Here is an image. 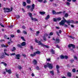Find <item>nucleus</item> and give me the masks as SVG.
I'll return each mask as SVG.
<instances>
[{
    "instance_id": "nucleus-41",
    "label": "nucleus",
    "mask_w": 78,
    "mask_h": 78,
    "mask_svg": "<svg viewBox=\"0 0 78 78\" xmlns=\"http://www.w3.org/2000/svg\"><path fill=\"white\" fill-rule=\"evenodd\" d=\"M35 41L36 43H38V45H39V41L38 42V40H35Z\"/></svg>"
},
{
    "instance_id": "nucleus-50",
    "label": "nucleus",
    "mask_w": 78,
    "mask_h": 78,
    "mask_svg": "<svg viewBox=\"0 0 78 78\" xmlns=\"http://www.w3.org/2000/svg\"><path fill=\"white\" fill-rule=\"evenodd\" d=\"M57 71L58 73H59V74H58V75H59V73H60V72H59V69H57Z\"/></svg>"
},
{
    "instance_id": "nucleus-36",
    "label": "nucleus",
    "mask_w": 78,
    "mask_h": 78,
    "mask_svg": "<svg viewBox=\"0 0 78 78\" xmlns=\"http://www.w3.org/2000/svg\"><path fill=\"white\" fill-rule=\"evenodd\" d=\"M53 22H57V21H57V19H56L55 18H53Z\"/></svg>"
},
{
    "instance_id": "nucleus-16",
    "label": "nucleus",
    "mask_w": 78,
    "mask_h": 78,
    "mask_svg": "<svg viewBox=\"0 0 78 78\" xmlns=\"http://www.w3.org/2000/svg\"><path fill=\"white\" fill-rule=\"evenodd\" d=\"M28 14L29 15V16H30V17L31 19H32L33 17V16H32V13L30 12H29Z\"/></svg>"
},
{
    "instance_id": "nucleus-23",
    "label": "nucleus",
    "mask_w": 78,
    "mask_h": 78,
    "mask_svg": "<svg viewBox=\"0 0 78 78\" xmlns=\"http://www.w3.org/2000/svg\"><path fill=\"white\" fill-rule=\"evenodd\" d=\"M23 6H26V5H27V3H26V2H23Z\"/></svg>"
},
{
    "instance_id": "nucleus-7",
    "label": "nucleus",
    "mask_w": 78,
    "mask_h": 78,
    "mask_svg": "<svg viewBox=\"0 0 78 78\" xmlns=\"http://www.w3.org/2000/svg\"><path fill=\"white\" fill-rule=\"evenodd\" d=\"M47 36H48V34L47 33H46L44 34V36L43 37V40L45 41H47V39H46V37H47Z\"/></svg>"
},
{
    "instance_id": "nucleus-54",
    "label": "nucleus",
    "mask_w": 78,
    "mask_h": 78,
    "mask_svg": "<svg viewBox=\"0 0 78 78\" xmlns=\"http://www.w3.org/2000/svg\"><path fill=\"white\" fill-rule=\"evenodd\" d=\"M49 34L50 36H52L53 35V33L52 32H50Z\"/></svg>"
},
{
    "instance_id": "nucleus-42",
    "label": "nucleus",
    "mask_w": 78,
    "mask_h": 78,
    "mask_svg": "<svg viewBox=\"0 0 78 78\" xmlns=\"http://www.w3.org/2000/svg\"><path fill=\"white\" fill-rule=\"evenodd\" d=\"M61 20V19L60 18H58L57 19V20H58L59 21V20Z\"/></svg>"
},
{
    "instance_id": "nucleus-3",
    "label": "nucleus",
    "mask_w": 78,
    "mask_h": 78,
    "mask_svg": "<svg viewBox=\"0 0 78 78\" xmlns=\"http://www.w3.org/2000/svg\"><path fill=\"white\" fill-rule=\"evenodd\" d=\"M39 43L38 44L39 45H41L42 47H45L46 48H50L49 46L47 45H45V44H43L42 43H41V41H39Z\"/></svg>"
},
{
    "instance_id": "nucleus-4",
    "label": "nucleus",
    "mask_w": 78,
    "mask_h": 78,
    "mask_svg": "<svg viewBox=\"0 0 78 78\" xmlns=\"http://www.w3.org/2000/svg\"><path fill=\"white\" fill-rule=\"evenodd\" d=\"M63 20H62L61 22L60 23V25H62V26H63L64 25V24L65 23V22H67V21L66 20V19L64 18V17H63Z\"/></svg>"
},
{
    "instance_id": "nucleus-1",
    "label": "nucleus",
    "mask_w": 78,
    "mask_h": 78,
    "mask_svg": "<svg viewBox=\"0 0 78 78\" xmlns=\"http://www.w3.org/2000/svg\"><path fill=\"white\" fill-rule=\"evenodd\" d=\"M44 67L45 69H46L47 67H48L49 69H53V66L52 63H48L47 65H44Z\"/></svg>"
},
{
    "instance_id": "nucleus-35",
    "label": "nucleus",
    "mask_w": 78,
    "mask_h": 78,
    "mask_svg": "<svg viewBox=\"0 0 78 78\" xmlns=\"http://www.w3.org/2000/svg\"><path fill=\"white\" fill-rule=\"evenodd\" d=\"M60 58H61V59H64V55H61L60 56Z\"/></svg>"
},
{
    "instance_id": "nucleus-48",
    "label": "nucleus",
    "mask_w": 78,
    "mask_h": 78,
    "mask_svg": "<svg viewBox=\"0 0 78 78\" xmlns=\"http://www.w3.org/2000/svg\"><path fill=\"white\" fill-rule=\"evenodd\" d=\"M73 72L74 73H75V72H76V70H75V69H74L72 70Z\"/></svg>"
},
{
    "instance_id": "nucleus-20",
    "label": "nucleus",
    "mask_w": 78,
    "mask_h": 78,
    "mask_svg": "<svg viewBox=\"0 0 78 78\" xmlns=\"http://www.w3.org/2000/svg\"><path fill=\"white\" fill-rule=\"evenodd\" d=\"M57 12H56L55 11L53 10L52 11V14L53 15H56Z\"/></svg>"
},
{
    "instance_id": "nucleus-53",
    "label": "nucleus",
    "mask_w": 78,
    "mask_h": 78,
    "mask_svg": "<svg viewBox=\"0 0 78 78\" xmlns=\"http://www.w3.org/2000/svg\"><path fill=\"white\" fill-rule=\"evenodd\" d=\"M18 68V69H22V66L20 65H19Z\"/></svg>"
},
{
    "instance_id": "nucleus-52",
    "label": "nucleus",
    "mask_w": 78,
    "mask_h": 78,
    "mask_svg": "<svg viewBox=\"0 0 78 78\" xmlns=\"http://www.w3.org/2000/svg\"><path fill=\"white\" fill-rule=\"evenodd\" d=\"M15 55H16V54L14 53H13L12 54H10L11 56Z\"/></svg>"
},
{
    "instance_id": "nucleus-58",
    "label": "nucleus",
    "mask_w": 78,
    "mask_h": 78,
    "mask_svg": "<svg viewBox=\"0 0 78 78\" xmlns=\"http://www.w3.org/2000/svg\"><path fill=\"white\" fill-rule=\"evenodd\" d=\"M54 6H55L56 7H57V6H58V4H53Z\"/></svg>"
},
{
    "instance_id": "nucleus-31",
    "label": "nucleus",
    "mask_w": 78,
    "mask_h": 78,
    "mask_svg": "<svg viewBox=\"0 0 78 78\" xmlns=\"http://www.w3.org/2000/svg\"><path fill=\"white\" fill-rule=\"evenodd\" d=\"M23 33L24 34H27V32L25 30H23Z\"/></svg>"
},
{
    "instance_id": "nucleus-6",
    "label": "nucleus",
    "mask_w": 78,
    "mask_h": 78,
    "mask_svg": "<svg viewBox=\"0 0 78 78\" xmlns=\"http://www.w3.org/2000/svg\"><path fill=\"white\" fill-rule=\"evenodd\" d=\"M59 42H60V39H59V37H57L55 39V44H59Z\"/></svg>"
},
{
    "instance_id": "nucleus-11",
    "label": "nucleus",
    "mask_w": 78,
    "mask_h": 78,
    "mask_svg": "<svg viewBox=\"0 0 78 78\" xmlns=\"http://www.w3.org/2000/svg\"><path fill=\"white\" fill-rule=\"evenodd\" d=\"M31 20H34V22H37V21H38V20H37V19L36 18H33V17L31 19Z\"/></svg>"
},
{
    "instance_id": "nucleus-57",
    "label": "nucleus",
    "mask_w": 78,
    "mask_h": 78,
    "mask_svg": "<svg viewBox=\"0 0 78 78\" xmlns=\"http://www.w3.org/2000/svg\"><path fill=\"white\" fill-rule=\"evenodd\" d=\"M56 69H59V65H57L56 66Z\"/></svg>"
},
{
    "instance_id": "nucleus-33",
    "label": "nucleus",
    "mask_w": 78,
    "mask_h": 78,
    "mask_svg": "<svg viewBox=\"0 0 78 78\" xmlns=\"http://www.w3.org/2000/svg\"><path fill=\"white\" fill-rule=\"evenodd\" d=\"M16 75L17 77V78H19V74H17V73H16Z\"/></svg>"
},
{
    "instance_id": "nucleus-40",
    "label": "nucleus",
    "mask_w": 78,
    "mask_h": 78,
    "mask_svg": "<svg viewBox=\"0 0 78 78\" xmlns=\"http://www.w3.org/2000/svg\"><path fill=\"white\" fill-rule=\"evenodd\" d=\"M64 58L66 59H68V56L65 55L64 56Z\"/></svg>"
},
{
    "instance_id": "nucleus-61",
    "label": "nucleus",
    "mask_w": 78,
    "mask_h": 78,
    "mask_svg": "<svg viewBox=\"0 0 78 78\" xmlns=\"http://www.w3.org/2000/svg\"><path fill=\"white\" fill-rule=\"evenodd\" d=\"M68 27V26H67V25L66 24H64V27Z\"/></svg>"
},
{
    "instance_id": "nucleus-34",
    "label": "nucleus",
    "mask_w": 78,
    "mask_h": 78,
    "mask_svg": "<svg viewBox=\"0 0 78 78\" xmlns=\"http://www.w3.org/2000/svg\"><path fill=\"white\" fill-rule=\"evenodd\" d=\"M74 60L73 59H71V60H70V61L71 63H72L73 62H74Z\"/></svg>"
},
{
    "instance_id": "nucleus-18",
    "label": "nucleus",
    "mask_w": 78,
    "mask_h": 78,
    "mask_svg": "<svg viewBox=\"0 0 78 78\" xmlns=\"http://www.w3.org/2000/svg\"><path fill=\"white\" fill-rule=\"evenodd\" d=\"M33 62H34V65H36V64H37V61H36L35 59H34V60Z\"/></svg>"
},
{
    "instance_id": "nucleus-27",
    "label": "nucleus",
    "mask_w": 78,
    "mask_h": 78,
    "mask_svg": "<svg viewBox=\"0 0 78 78\" xmlns=\"http://www.w3.org/2000/svg\"><path fill=\"white\" fill-rule=\"evenodd\" d=\"M21 56L20 55V54H17L16 55V57H20Z\"/></svg>"
},
{
    "instance_id": "nucleus-56",
    "label": "nucleus",
    "mask_w": 78,
    "mask_h": 78,
    "mask_svg": "<svg viewBox=\"0 0 78 78\" xmlns=\"http://www.w3.org/2000/svg\"><path fill=\"white\" fill-rule=\"evenodd\" d=\"M71 23H75V22H74V21L73 20H71Z\"/></svg>"
},
{
    "instance_id": "nucleus-59",
    "label": "nucleus",
    "mask_w": 78,
    "mask_h": 78,
    "mask_svg": "<svg viewBox=\"0 0 78 78\" xmlns=\"http://www.w3.org/2000/svg\"><path fill=\"white\" fill-rule=\"evenodd\" d=\"M62 33V31H61V30H59V33L60 34H61Z\"/></svg>"
},
{
    "instance_id": "nucleus-43",
    "label": "nucleus",
    "mask_w": 78,
    "mask_h": 78,
    "mask_svg": "<svg viewBox=\"0 0 78 78\" xmlns=\"http://www.w3.org/2000/svg\"><path fill=\"white\" fill-rule=\"evenodd\" d=\"M56 33L57 34L58 36H60L59 35V32H58V31H56Z\"/></svg>"
},
{
    "instance_id": "nucleus-47",
    "label": "nucleus",
    "mask_w": 78,
    "mask_h": 78,
    "mask_svg": "<svg viewBox=\"0 0 78 78\" xmlns=\"http://www.w3.org/2000/svg\"><path fill=\"white\" fill-rule=\"evenodd\" d=\"M4 53H5V55L6 56H9V54H8L6 53L5 52H4Z\"/></svg>"
},
{
    "instance_id": "nucleus-2",
    "label": "nucleus",
    "mask_w": 78,
    "mask_h": 78,
    "mask_svg": "<svg viewBox=\"0 0 78 78\" xmlns=\"http://www.w3.org/2000/svg\"><path fill=\"white\" fill-rule=\"evenodd\" d=\"M68 48H69L71 51H73V49L75 48V45L73 44H69L68 45ZM71 47H72L73 48L71 49Z\"/></svg>"
},
{
    "instance_id": "nucleus-13",
    "label": "nucleus",
    "mask_w": 78,
    "mask_h": 78,
    "mask_svg": "<svg viewBox=\"0 0 78 78\" xmlns=\"http://www.w3.org/2000/svg\"><path fill=\"white\" fill-rule=\"evenodd\" d=\"M21 46H25L26 45V42H23L21 44Z\"/></svg>"
},
{
    "instance_id": "nucleus-44",
    "label": "nucleus",
    "mask_w": 78,
    "mask_h": 78,
    "mask_svg": "<svg viewBox=\"0 0 78 78\" xmlns=\"http://www.w3.org/2000/svg\"><path fill=\"white\" fill-rule=\"evenodd\" d=\"M4 12H7V11H6V10H7V9H6V8H4Z\"/></svg>"
},
{
    "instance_id": "nucleus-55",
    "label": "nucleus",
    "mask_w": 78,
    "mask_h": 78,
    "mask_svg": "<svg viewBox=\"0 0 78 78\" xmlns=\"http://www.w3.org/2000/svg\"><path fill=\"white\" fill-rule=\"evenodd\" d=\"M74 58L75 59L76 61L77 60V57H76V56H74Z\"/></svg>"
},
{
    "instance_id": "nucleus-45",
    "label": "nucleus",
    "mask_w": 78,
    "mask_h": 78,
    "mask_svg": "<svg viewBox=\"0 0 78 78\" xmlns=\"http://www.w3.org/2000/svg\"><path fill=\"white\" fill-rule=\"evenodd\" d=\"M66 5H67L68 6H69V5H70V4L69 2H67L66 3Z\"/></svg>"
},
{
    "instance_id": "nucleus-64",
    "label": "nucleus",
    "mask_w": 78,
    "mask_h": 78,
    "mask_svg": "<svg viewBox=\"0 0 78 78\" xmlns=\"http://www.w3.org/2000/svg\"><path fill=\"white\" fill-rule=\"evenodd\" d=\"M2 74L4 75H6V72H2Z\"/></svg>"
},
{
    "instance_id": "nucleus-5",
    "label": "nucleus",
    "mask_w": 78,
    "mask_h": 78,
    "mask_svg": "<svg viewBox=\"0 0 78 78\" xmlns=\"http://www.w3.org/2000/svg\"><path fill=\"white\" fill-rule=\"evenodd\" d=\"M40 53H41V52H40V51H36L35 52H34L33 54H31L30 55V56L31 57H34V56H35L36 55V54L39 55V54H40Z\"/></svg>"
},
{
    "instance_id": "nucleus-15",
    "label": "nucleus",
    "mask_w": 78,
    "mask_h": 78,
    "mask_svg": "<svg viewBox=\"0 0 78 78\" xmlns=\"http://www.w3.org/2000/svg\"><path fill=\"white\" fill-rule=\"evenodd\" d=\"M39 13L40 14H41V15H44V14H45V12L44 11L40 12H39Z\"/></svg>"
},
{
    "instance_id": "nucleus-32",
    "label": "nucleus",
    "mask_w": 78,
    "mask_h": 78,
    "mask_svg": "<svg viewBox=\"0 0 78 78\" xmlns=\"http://www.w3.org/2000/svg\"><path fill=\"white\" fill-rule=\"evenodd\" d=\"M21 38L22 40L23 41H25V39H24V37H21Z\"/></svg>"
},
{
    "instance_id": "nucleus-49",
    "label": "nucleus",
    "mask_w": 78,
    "mask_h": 78,
    "mask_svg": "<svg viewBox=\"0 0 78 78\" xmlns=\"http://www.w3.org/2000/svg\"><path fill=\"white\" fill-rule=\"evenodd\" d=\"M57 48H60V46L58 45V44H57L56 45Z\"/></svg>"
},
{
    "instance_id": "nucleus-10",
    "label": "nucleus",
    "mask_w": 78,
    "mask_h": 78,
    "mask_svg": "<svg viewBox=\"0 0 78 78\" xmlns=\"http://www.w3.org/2000/svg\"><path fill=\"white\" fill-rule=\"evenodd\" d=\"M67 76L69 77H72V74L70 72H68L67 73Z\"/></svg>"
},
{
    "instance_id": "nucleus-28",
    "label": "nucleus",
    "mask_w": 78,
    "mask_h": 78,
    "mask_svg": "<svg viewBox=\"0 0 78 78\" xmlns=\"http://www.w3.org/2000/svg\"><path fill=\"white\" fill-rule=\"evenodd\" d=\"M27 3L30 4L31 3V1L30 0H27Z\"/></svg>"
},
{
    "instance_id": "nucleus-38",
    "label": "nucleus",
    "mask_w": 78,
    "mask_h": 78,
    "mask_svg": "<svg viewBox=\"0 0 78 78\" xmlns=\"http://www.w3.org/2000/svg\"><path fill=\"white\" fill-rule=\"evenodd\" d=\"M17 32L18 33H21V31H20V30L18 29L17 30Z\"/></svg>"
},
{
    "instance_id": "nucleus-29",
    "label": "nucleus",
    "mask_w": 78,
    "mask_h": 78,
    "mask_svg": "<svg viewBox=\"0 0 78 78\" xmlns=\"http://www.w3.org/2000/svg\"><path fill=\"white\" fill-rule=\"evenodd\" d=\"M62 13V12H57L56 15H58V14H61Z\"/></svg>"
},
{
    "instance_id": "nucleus-9",
    "label": "nucleus",
    "mask_w": 78,
    "mask_h": 78,
    "mask_svg": "<svg viewBox=\"0 0 78 78\" xmlns=\"http://www.w3.org/2000/svg\"><path fill=\"white\" fill-rule=\"evenodd\" d=\"M32 8H30V10L31 12H32L33 11V10L34 9V8L35 7V5H34V4H33L31 5Z\"/></svg>"
},
{
    "instance_id": "nucleus-37",
    "label": "nucleus",
    "mask_w": 78,
    "mask_h": 78,
    "mask_svg": "<svg viewBox=\"0 0 78 78\" xmlns=\"http://www.w3.org/2000/svg\"><path fill=\"white\" fill-rule=\"evenodd\" d=\"M20 16L19 15H17L16 16V19H20Z\"/></svg>"
},
{
    "instance_id": "nucleus-14",
    "label": "nucleus",
    "mask_w": 78,
    "mask_h": 78,
    "mask_svg": "<svg viewBox=\"0 0 78 78\" xmlns=\"http://www.w3.org/2000/svg\"><path fill=\"white\" fill-rule=\"evenodd\" d=\"M50 52L51 53L52 55H55V51L53 50V49H51Z\"/></svg>"
},
{
    "instance_id": "nucleus-30",
    "label": "nucleus",
    "mask_w": 78,
    "mask_h": 78,
    "mask_svg": "<svg viewBox=\"0 0 78 78\" xmlns=\"http://www.w3.org/2000/svg\"><path fill=\"white\" fill-rule=\"evenodd\" d=\"M30 48L32 50V51L33 50V49H34V48H33V47L32 45H31L30 46Z\"/></svg>"
},
{
    "instance_id": "nucleus-19",
    "label": "nucleus",
    "mask_w": 78,
    "mask_h": 78,
    "mask_svg": "<svg viewBox=\"0 0 78 78\" xmlns=\"http://www.w3.org/2000/svg\"><path fill=\"white\" fill-rule=\"evenodd\" d=\"M66 23L68 24V25H70V23H71V21L70 20H68L67 21V22H66Z\"/></svg>"
},
{
    "instance_id": "nucleus-51",
    "label": "nucleus",
    "mask_w": 78,
    "mask_h": 78,
    "mask_svg": "<svg viewBox=\"0 0 78 78\" xmlns=\"http://www.w3.org/2000/svg\"><path fill=\"white\" fill-rule=\"evenodd\" d=\"M11 37L12 38L14 37V34H11L10 35Z\"/></svg>"
},
{
    "instance_id": "nucleus-22",
    "label": "nucleus",
    "mask_w": 78,
    "mask_h": 78,
    "mask_svg": "<svg viewBox=\"0 0 78 78\" xmlns=\"http://www.w3.org/2000/svg\"><path fill=\"white\" fill-rule=\"evenodd\" d=\"M68 16H69V14H68V13H66L64 17H65L67 18Z\"/></svg>"
},
{
    "instance_id": "nucleus-63",
    "label": "nucleus",
    "mask_w": 78,
    "mask_h": 78,
    "mask_svg": "<svg viewBox=\"0 0 78 78\" xmlns=\"http://www.w3.org/2000/svg\"><path fill=\"white\" fill-rule=\"evenodd\" d=\"M4 41H5V40H0V42H2Z\"/></svg>"
},
{
    "instance_id": "nucleus-21",
    "label": "nucleus",
    "mask_w": 78,
    "mask_h": 78,
    "mask_svg": "<svg viewBox=\"0 0 78 78\" xmlns=\"http://www.w3.org/2000/svg\"><path fill=\"white\" fill-rule=\"evenodd\" d=\"M16 50V48L15 47H13L12 49V51H14Z\"/></svg>"
},
{
    "instance_id": "nucleus-60",
    "label": "nucleus",
    "mask_w": 78,
    "mask_h": 78,
    "mask_svg": "<svg viewBox=\"0 0 78 78\" xmlns=\"http://www.w3.org/2000/svg\"><path fill=\"white\" fill-rule=\"evenodd\" d=\"M47 1H46V0H44L43 2V3H47Z\"/></svg>"
},
{
    "instance_id": "nucleus-26",
    "label": "nucleus",
    "mask_w": 78,
    "mask_h": 78,
    "mask_svg": "<svg viewBox=\"0 0 78 78\" xmlns=\"http://www.w3.org/2000/svg\"><path fill=\"white\" fill-rule=\"evenodd\" d=\"M6 9H7V10H8L9 11H7V12H11V11L10 10V9H9V8H6Z\"/></svg>"
},
{
    "instance_id": "nucleus-17",
    "label": "nucleus",
    "mask_w": 78,
    "mask_h": 78,
    "mask_svg": "<svg viewBox=\"0 0 78 78\" xmlns=\"http://www.w3.org/2000/svg\"><path fill=\"white\" fill-rule=\"evenodd\" d=\"M50 73H51V75H52L53 76V75H54V71H50Z\"/></svg>"
},
{
    "instance_id": "nucleus-24",
    "label": "nucleus",
    "mask_w": 78,
    "mask_h": 78,
    "mask_svg": "<svg viewBox=\"0 0 78 78\" xmlns=\"http://www.w3.org/2000/svg\"><path fill=\"white\" fill-rule=\"evenodd\" d=\"M49 18H50V15H47L46 17L45 18V19L46 20H47L48 19H49Z\"/></svg>"
},
{
    "instance_id": "nucleus-46",
    "label": "nucleus",
    "mask_w": 78,
    "mask_h": 78,
    "mask_svg": "<svg viewBox=\"0 0 78 78\" xmlns=\"http://www.w3.org/2000/svg\"><path fill=\"white\" fill-rule=\"evenodd\" d=\"M69 37H70V38H71V39H74V38H75L74 37H73L72 36H69Z\"/></svg>"
},
{
    "instance_id": "nucleus-39",
    "label": "nucleus",
    "mask_w": 78,
    "mask_h": 78,
    "mask_svg": "<svg viewBox=\"0 0 78 78\" xmlns=\"http://www.w3.org/2000/svg\"><path fill=\"white\" fill-rule=\"evenodd\" d=\"M27 9H29V8H31V5H27Z\"/></svg>"
},
{
    "instance_id": "nucleus-25",
    "label": "nucleus",
    "mask_w": 78,
    "mask_h": 78,
    "mask_svg": "<svg viewBox=\"0 0 78 78\" xmlns=\"http://www.w3.org/2000/svg\"><path fill=\"white\" fill-rule=\"evenodd\" d=\"M17 46H18V47H19V48H22V45L20 44H17Z\"/></svg>"
},
{
    "instance_id": "nucleus-8",
    "label": "nucleus",
    "mask_w": 78,
    "mask_h": 78,
    "mask_svg": "<svg viewBox=\"0 0 78 78\" xmlns=\"http://www.w3.org/2000/svg\"><path fill=\"white\" fill-rule=\"evenodd\" d=\"M5 69L6 72H7V73H8L9 75L12 73V71H11V70L10 69L8 70L7 69Z\"/></svg>"
},
{
    "instance_id": "nucleus-62",
    "label": "nucleus",
    "mask_w": 78,
    "mask_h": 78,
    "mask_svg": "<svg viewBox=\"0 0 78 78\" xmlns=\"http://www.w3.org/2000/svg\"><path fill=\"white\" fill-rule=\"evenodd\" d=\"M51 61V58H49L47 59V61Z\"/></svg>"
},
{
    "instance_id": "nucleus-12",
    "label": "nucleus",
    "mask_w": 78,
    "mask_h": 78,
    "mask_svg": "<svg viewBox=\"0 0 78 78\" xmlns=\"http://www.w3.org/2000/svg\"><path fill=\"white\" fill-rule=\"evenodd\" d=\"M1 47L2 48L3 47H4V48H7V47H8V46H6V45H5L4 44H2L1 45Z\"/></svg>"
}]
</instances>
